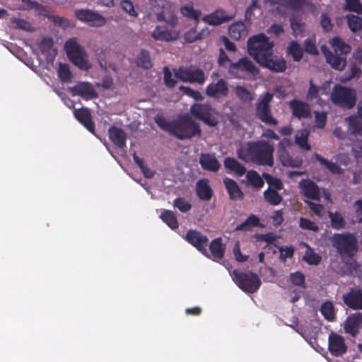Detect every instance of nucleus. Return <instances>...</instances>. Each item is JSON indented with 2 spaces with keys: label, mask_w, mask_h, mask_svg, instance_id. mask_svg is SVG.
<instances>
[{
  "label": "nucleus",
  "mask_w": 362,
  "mask_h": 362,
  "mask_svg": "<svg viewBox=\"0 0 362 362\" xmlns=\"http://www.w3.org/2000/svg\"><path fill=\"white\" fill-rule=\"evenodd\" d=\"M274 147L264 140L249 141L245 146L237 149V155L240 160L251 162L259 165L272 167L274 165L273 153Z\"/></svg>",
  "instance_id": "nucleus-1"
},
{
  "label": "nucleus",
  "mask_w": 362,
  "mask_h": 362,
  "mask_svg": "<svg viewBox=\"0 0 362 362\" xmlns=\"http://www.w3.org/2000/svg\"><path fill=\"white\" fill-rule=\"evenodd\" d=\"M64 49L69 61L78 69L88 71L91 68L88 56L76 37L67 40L64 44Z\"/></svg>",
  "instance_id": "nucleus-2"
},
{
  "label": "nucleus",
  "mask_w": 362,
  "mask_h": 362,
  "mask_svg": "<svg viewBox=\"0 0 362 362\" xmlns=\"http://www.w3.org/2000/svg\"><path fill=\"white\" fill-rule=\"evenodd\" d=\"M202 130L198 123L194 121L188 114L179 115L175 119L173 135L180 140L190 139L194 136L199 137Z\"/></svg>",
  "instance_id": "nucleus-3"
},
{
  "label": "nucleus",
  "mask_w": 362,
  "mask_h": 362,
  "mask_svg": "<svg viewBox=\"0 0 362 362\" xmlns=\"http://www.w3.org/2000/svg\"><path fill=\"white\" fill-rule=\"evenodd\" d=\"M274 45V42L270 41L264 33H259L248 39L247 52L257 62H259L273 50Z\"/></svg>",
  "instance_id": "nucleus-4"
},
{
  "label": "nucleus",
  "mask_w": 362,
  "mask_h": 362,
  "mask_svg": "<svg viewBox=\"0 0 362 362\" xmlns=\"http://www.w3.org/2000/svg\"><path fill=\"white\" fill-rule=\"evenodd\" d=\"M330 100L337 107L351 110L356 103V91L354 88L336 84L331 93Z\"/></svg>",
  "instance_id": "nucleus-5"
},
{
  "label": "nucleus",
  "mask_w": 362,
  "mask_h": 362,
  "mask_svg": "<svg viewBox=\"0 0 362 362\" xmlns=\"http://www.w3.org/2000/svg\"><path fill=\"white\" fill-rule=\"evenodd\" d=\"M223 164L227 170L235 173L238 176H243L246 174V179L248 184L254 188L259 189L263 187L264 183V180L258 173L254 170L247 171L246 168L234 158H226Z\"/></svg>",
  "instance_id": "nucleus-6"
},
{
  "label": "nucleus",
  "mask_w": 362,
  "mask_h": 362,
  "mask_svg": "<svg viewBox=\"0 0 362 362\" xmlns=\"http://www.w3.org/2000/svg\"><path fill=\"white\" fill-rule=\"evenodd\" d=\"M332 246L342 257L352 258L358 250V240L351 233H335L332 238Z\"/></svg>",
  "instance_id": "nucleus-7"
},
{
  "label": "nucleus",
  "mask_w": 362,
  "mask_h": 362,
  "mask_svg": "<svg viewBox=\"0 0 362 362\" xmlns=\"http://www.w3.org/2000/svg\"><path fill=\"white\" fill-rule=\"evenodd\" d=\"M228 73L234 78L247 79L257 76L259 69L249 58L243 57L229 64Z\"/></svg>",
  "instance_id": "nucleus-8"
},
{
  "label": "nucleus",
  "mask_w": 362,
  "mask_h": 362,
  "mask_svg": "<svg viewBox=\"0 0 362 362\" xmlns=\"http://www.w3.org/2000/svg\"><path fill=\"white\" fill-rule=\"evenodd\" d=\"M233 281L243 291L248 293H255L260 287L262 281L259 276L252 272H240L233 270Z\"/></svg>",
  "instance_id": "nucleus-9"
},
{
  "label": "nucleus",
  "mask_w": 362,
  "mask_h": 362,
  "mask_svg": "<svg viewBox=\"0 0 362 362\" xmlns=\"http://www.w3.org/2000/svg\"><path fill=\"white\" fill-rule=\"evenodd\" d=\"M272 99L273 94L269 92L262 96L256 104L255 114L257 118L265 124L275 127L278 124V121L272 114L270 103Z\"/></svg>",
  "instance_id": "nucleus-10"
},
{
  "label": "nucleus",
  "mask_w": 362,
  "mask_h": 362,
  "mask_svg": "<svg viewBox=\"0 0 362 362\" xmlns=\"http://www.w3.org/2000/svg\"><path fill=\"white\" fill-rule=\"evenodd\" d=\"M189 112L194 118L202 121L209 127H213L218 124V121L214 117L216 110L209 103L192 104Z\"/></svg>",
  "instance_id": "nucleus-11"
},
{
  "label": "nucleus",
  "mask_w": 362,
  "mask_h": 362,
  "mask_svg": "<svg viewBox=\"0 0 362 362\" xmlns=\"http://www.w3.org/2000/svg\"><path fill=\"white\" fill-rule=\"evenodd\" d=\"M175 76L182 82L197 83L202 85L206 81L204 71L192 66L180 67L175 71Z\"/></svg>",
  "instance_id": "nucleus-12"
},
{
  "label": "nucleus",
  "mask_w": 362,
  "mask_h": 362,
  "mask_svg": "<svg viewBox=\"0 0 362 362\" xmlns=\"http://www.w3.org/2000/svg\"><path fill=\"white\" fill-rule=\"evenodd\" d=\"M257 63L274 73H283L287 69L286 59L283 57L274 54L273 50Z\"/></svg>",
  "instance_id": "nucleus-13"
},
{
  "label": "nucleus",
  "mask_w": 362,
  "mask_h": 362,
  "mask_svg": "<svg viewBox=\"0 0 362 362\" xmlns=\"http://www.w3.org/2000/svg\"><path fill=\"white\" fill-rule=\"evenodd\" d=\"M185 240L204 255L209 257V254L206 249L209 245V238L206 235L198 230L190 229L187 231Z\"/></svg>",
  "instance_id": "nucleus-14"
},
{
  "label": "nucleus",
  "mask_w": 362,
  "mask_h": 362,
  "mask_svg": "<svg viewBox=\"0 0 362 362\" xmlns=\"http://www.w3.org/2000/svg\"><path fill=\"white\" fill-rule=\"evenodd\" d=\"M328 349L330 354L336 357L342 356L347 351V346L342 336L331 332L328 337Z\"/></svg>",
  "instance_id": "nucleus-15"
},
{
  "label": "nucleus",
  "mask_w": 362,
  "mask_h": 362,
  "mask_svg": "<svg viewBox=\"0 0 362 362\" xmlns=\"http://www.w3.org/2000/svg\"><path fill=\"white\" fill-rule=\"evenodd\" d=\"M205 93L207 96L215 99L225 98L228 94V83L223 78L218 79L216 82H212L206 86Z\"/></svg>",
  "instance_id": "nucleus-16"
},
{
  "label": "nucleus",
  "mask_w": 362,
  "mask_h": 362,
  "mask_svg": "<svg viewBox=\"0 0 362 362\" xmlns=\"http://www.w3.org/2000/svg\"><path fill=\"white\" fill-rule=\"evenodd\" d=\"M344 303L352 310H362V290L351 288L342 296Z\"/></svg>",
  "instance_id": "nucleus-17"
},
{
  "label": "nucleus",
  "mask_w": 362,
  "mask_h": 362,
  "mask_svg": "<svg viewBox=\"0 0 362 362\" xmlns=\"http://www.w3.org/2000/svg\"><path fill=\"white\" fill-rule=\"evenodd\" d=\"M234 17V13H228L223 9L220 8L204 16L202 21L210 25H218L232 20Z\"/></svg>",
  "instance_id": "nucleus-18"
},
{
  "label": "nucleus",
  "mask_w": 362,
  "mask_h": 362,
  "mask_svg": "<svg viewBox=\"0 0 362 362\" xmlns=\"http://www.w3.org/2000/svg\"><path fill=\"white\" fill-rule=\"evenodd\" d=\"M73 96L78 95L86 100L97 97V93L91 83L88 82H78L75 86L69 88Z\"/></svg>",
  "instance_id": "nucleus-19"
},
{
  "label": "nucleus",
  "mask_w": 362,
  "mask_h": 362,
  "mask_svg": "<svg viewBox=\"0 0 362 362\" xmlns=\"http://www.w3.org/2000/svg\"><path fill=\"white\" fill-rule=\"evenodd\" d=\"M151 36L156 40L170 42L178 38L179 32L166 25H158L152 31Z\"/></svg>",
  "instance_id": "nucleus-20"
},
{
  "label": "nucleus",
  "mask_w": 362,
  "mask_h": 362,
  "mask_svg": "<svg viewBox=\"0 0 362 362\" xmlns=\"http://www.w3.org/2000/svg\"><path fill=\"white\" fill-rule=\"evenodd\" d=\"M199 163L204 170L216 173L221 168V164L214 153H201Z\"/></svg>",
  "instance_id": "nucleus-21"
},
{
  "label": "nucleus",
  "mask_w": 362,
  "mask_h": 362,
  "mask_svg": "<svg viewBox=\"0 0 362 362\" xmlns=\"http://www.w3.org/2000/svg\"><path fill=\"white\" fill-rule=\"evenodd\" d=\"M74 115L76 119L90 133L95 134V124L93 122L91 112L89 109L86 107L74 108Z\"/></svg>",
  "instance_id": "nucleus-22"
},
{
  "label": "nucleus",
  "mask_w": 362,
  "mask_h": 362,
  "mask_svg": "<svg viewBox=\"0 0 362 362\" xmlns=\"http://www.w3.org/2000/svg\"><path fill=\"white\" fill-rule=\"evenodd\" d=\"M299 187L301 192L305 197L320 200V189L318 186L311 180L303 179L299 182Z\"/></svg>",
  "instance_id": "nucleus-23"
},
{
  "label": "nucleus",
  "mask_w": 362,
  "mask_h": 362,
  "mask_svg": "<svg viewBox=\"0 0 362 362\" xmlns=\"http://www.w3.org/2000/svg\"><path fill=\"white\" fill-rule=\"evenodd\" d=\"M289 107L292 110V114L298 119L309 118L311 115L310 105L301 100L293 99L289 102Z\"/></svg>",
  "instance_id": "nucleus-24"
},
{
  "label": "nucleus",
  "mask_w": 362,
  "mask_h": 362,
  "mask_svg": "<svg viewBox=\"0 0 362 362\" xmlns=\"http://www.w3.org/2000/svg\"><path fill=\"white\" fill-rule=\"evenodd\" d=\"M362 327V313L349 315L344 324V330L352 337H356Z\"/></svg>",
  "instance_id": "nucleus-25"
},
{
  "label": "nucleus",
  "mask_w": 362,
  "mask_h": 362,
  "mask_svg": "<svg viewBox=\"0 0 362 362\" xmlns=\"http://www.w3.org/2000/svg\"><path fill=\"white\" fill-rule=\"evenodd\" d=\"M272 5H279L292 11H300L303 6L314 7L311 1L307 0H267Z\"/></svg>",
  "instance_id": "nucleus-26"
},
{
  "label": "nucleus",
  "mask_w": 362,
  "mask_h": 362,
  "mask_svg": "<svg viewBox=\"0 0 362 362\" xmlns=\"http://www.w3.org/2000/svg\"><path fill=\"white\" fill-rule=\"evenodd\" d=\"M109 139L119 148L126 146L127 134L125 132L115 126H111L108 129Z\"/></svg>",
  "instance_id": "nucleus-27"
},
{
  "label": "nucleus",
  "mask_w": 362,
  "mask_h": 362,
  "mask_svg": "<svg viewBox=\"0 0 362 362\" xmlns=\"http://www.w3.org/2000/svg\"><path fill=\"white\" fill-rule=\"evenodd\" d=\"M322 49L327 62L330 64L333 69L341 71L345 68L346 65V58L341 57V55L340 54H334L329 50H324L323 47Z\"/></svg>",
  "instance_id": "nucleus-28"
},
{
  "label": "nucleus",
  "mask_w": 362,
  "mask_h": 362,
  "mask_svg": "<svg viewBox=\"0 0 362 362\" xmlns=\"http://www.w3.org/2000/svg\"><path fill=\"white\" fill-rule=\"evenodd\" d=\"M223 182L231 200H242L244 198L243 192L234 180L226 177Z\"/></svg>",
  "instance_id": "nucleus-29"
},
{
  "label": "nucleus",
  "mask_w": 362,
  "mask_h": 362,
  "mask_svg": "<svg viewBox=\"0 0 362 362\" xmlns=\"http://www.w3.org/2000/svg\"><path fill=\"white\" fill-rule=\"evenodd\" d=\"M196 194L198 197L203 201L211 199L213 195V191L209 185V180L201 179L196 184Z\"/></svg>",
  "instance_id": "nucleus-30"
},
{
  "label": "nucleus",
  "mask_w": 362,
  "mask_h": 362,
  "mask_svg": "<svg viewBox=\"0 0 362 362\" xmlns=\"http://www.w3.org/2000/svg\"><path fill=\"white\" fill-rule=\"evenodd\" d=\"M209 250L211 258L213 260L221 259L224 257V253L226 250V246L222 243L221 238H217L210 243Z\"/></svg>",
  "instance_id": "nucleus-31"
},
{
  "label": "nucleus",
  "mask_w": 362,
  "mask_h": 362,
  "mask_svg": "<svg viewBox=\"0 0 362 362\" xmlns=\"http://www.w3.org/2000/svg\"><path fill=\"white\" fill-rule=\"evenodd\" d=\"M228 34L232 39L239 40L241 37H245L247 35L248 30L243 21H238L229 26Z\"/></svg>",
  "instance_id": "nucleus-32"
},
{
  "label": "nucleus",
  "mask_w": 362,
  "mask_h": 362,
  "mask_svg": "<svg viewBox=\"0 0 362 362\" xmlns=\"http://www.w3.org/2000/svg\"><path fill=\"white\" fill-rule=\"evenodd\" d=\"M329 44L336 54L346 55L351 52V47L345 43L339 37H334L329 40Z\"/></svg>",
  "instance_id": "nucleus-33"
},
{
  "label": "nucleus",
  "mask_w": 362,
  "mask_h": 362,
  "mask_svg": "<svg viewBox=\"0 0 362 362\" xmlns=\"http://www.w3.org/2000/svg\"><path fill=\"white\" fill-rule=\"evenodd\" d=\"M287 56L292 57L294 62H300L303 57V49L296 41H291L286 49Z\"/></svg>",
  "instance_id": "nucleus-34"
},
{
  "label": "nucleus",
  "mask_w": 362,
  "mask_h": 362,
  "mask_svg": "<svg viewBox=\"0 0 362 362\" xmlns=\"http://www.w3.org/2000/svg\"><path fill=\"white\" fill-rule=\"evenodd\" d=\"M348 130L350 134L354 136H362V122L356 116H350L346 118Z\"/></svg>",
  "instance_id": "nucleus-35"
},
{
  "label": "nucleus",
  "mask_w": 362,
  "mask_h": 362,
  "mask_svg": "<svg viewBox=\"0 0 362 362\" xmlns=\"http://www.w3.org/2000/svg\"><path fill=\"white\" fill-rule=\"evenodd\" d=\"M264 200L272 206H277L280 204L283 200L282 196L277 192V190L267 188L263 193Z\"/></svg>",
  "instance_id": "nucleus-36"
},
{
  "label": "nucleus",
  "mask_w": 362,
  "mask_h": 362,
  "mask_svg": "<svg viewBox=\"0 0 362 362\" xmlns=\"http://www.w3.org/2000/svg\"><path fill=\"white\" fill-rule=\"evenodd\" d=\"M314 158L320 162L321 165H325L332 173L338 175L343 173V170L338 164L327 160L320 154L315 153Z\"/></svg>",
  "instance_id": "nucleus-37"
},
{
  "label": "nucleus",
  "mask_w": 362,
  "mask_h": 362,
  "mask_svg": "<svg viewBox=\"0 0 362 362\" xmlns=\"http://www.w3.org/2000/svg\"><path fill=\"white\" fill-rule=\"evenodd\" d=\"M160 218L173 230L177 229L179 226L177 219L172 211L163 210L160 215Z\"/></svg>",
  "instance_id": "nucleus-38"
},
{
  "label": "nucleus",
  "mask_w": 362,
  "mask_h": 362,
  "mask_svg": "<svg viewBox=\"0 0 362 362\" xmlns=\"http://www.w3.org/2000/svg\"><path fill=\"white\" fill-rule=\"evenodd\" d=\"M346 18L348 26L352 33H356L362 30V18L360 16L347 14Z\"/></svg>",
  "instance_id": "nucleus-39"
},
{
  "label": "nucleus",
  "mask_w": 362,
  "mask_h": 362,
  "mask_svg": "<svg viewBox=\"0 0 362 362\" xmlns=\"http://www.w3.org/2000/svg\"><path fill=\"white\" fill-rule=\"evenodd\" d=\"M320 312L327 321L332 322L335 319L334 306L330 301H326L322 304Z\"/></svg>",
  "instance_id": "nucleus-40"
},
{
  "label": "nucleus",
  "mask_w": 362,
  "mask_h": 362,
  "mask_svg": "<svg viewBox=\"0 0 362 362\" xmlns=\"http://www.w3.org/2000/svg\"><path fill=\"white\" fill-rule=\"evenodd\" d=\"M180 13L182 16L193 19L196 22H199L202 12L200 10H196L190 5H185L181 6Z\"/></svg>",
  "instance_id": "nucleus-41"
},
{
  "label": "nucleus",
  "mask_w": 362,
  "mask_h": 362,
  "mask_svg": "<svg viewBox=\"0 0 362 362\" xmlns=\"http://www.w3.org/2000/svg\"><path fill=\"white\" fill-rule=\"evenodd\" d=\"M328 214L330 218L331 226L333 228L340 230L345 227L346 221L339 212L332 213L328 211Z\"/></svg>",
  "instance_id": "nucleus-42"
},
{
  "label": "nucleus",
  "mask_w": 362,
  "mask_h": 362,
  "mask_svg": "<svg viewBox=\"0 0 362 362\" xmlns=\"http://www.w3.org/2000/svg\"><path fill=\"white\" fill-rule=\"evenodd\" d=\"M259 224V218L254 215H250L247 218L240 224L236 226V230H250L251 227L257 226Z\"/></svg>",
  "instance_id": "nucleus-43"
},
{
  "label": "nucleus",
  "mask_w": 362,
  "mask_h": 362,
  "mask_svg": "<svg viewBox=\"0 0 362 362\" xmlns=\"http://www.w3.org/2000/svg\"><path fill=\"white\" fill-rule=\"evenodd\" d=\"M303 259L310 265H317L321 262V256L315 253L314 250L308 247L306 250Z\"/></svg>",
  "instance_id": "nucleus-44"
},
{
  "label": "nucleus",
  "mask_w": 362,
  "mask_h": 362,
  "mask_svg": "<svg viewBox=\"0 0 362 362\" xmlns=\"http://www.w3.org/2000/svg\"><path fill=\"white\" fill-rule=\"evenodd\" d=\"M155 122L160 129L173 134L175 124V119L173 121H168L162 116H157L155 118Z\"/></svg>",
  "instance_id": "nucleus-45"
},
{
  "label": "nucleus",
  "mask_w": 362,
  "mask_h": 362,
  "mask_svg": "<svg viewBox=\"0 0 362 362\" xmlns=\"http://www.w3.org/2000/svg\"><path fill=\"white\" fill-rule=\"evenodd\" d=\"M57 73L62 82L68 83L71 81L72 74L67 64L59 63Z\"/></svg>",
  "instance_id": "nucleus-46"
},
{
  "label": "nucleus",
  "mask_w": 362,
  "mask_h": 362,
  "mask_svg": "<svg viewBox=\"0 0 362 362\" xmlns=\"http://www.w3.org/2000/svg\"><path fill=\"white\" fill-rule=\"evenodd\" d=\"M139 66L148 69L152 66L149 52L147 50L141 49L136 60Z\"/></svg>",
  "instance_id": "nucleus-47"
},
{
  "label": "nucleus",
  "mask_w": 362,
  "mask_h": 362,
  "mask_svg": "<svg viewBox=\"0 0 362 362\" xmlns=\"http://www.w3.org/2000/svg\"><path fill=\"white\" fill-rule=\"evenodd\" d=\"M262 176L269 185L268 188L277 191L283 189L284 185L279 178L273 177L272 175L266 173H264Z\"/></svg>",
  "instance_id": "nucleus-48"
},
{
  "label": "nucleus",
  "mask_w": 362,
  "mask_h": 362,
  "mask_svg": "<svg viewBox=\"0 0 362 362\" xmlns=\"http://www.w3.org/2000/svg\"><path fill=\"white\" fill-rule=\"evenodd\" d=\"M157 20L158 21H165L168 24L167 26L172 29H175L177 24V18L176 16L171 14L168 17H166L163 11L157 14Z\"/></svg>",
  "instance_id": "nucleus-49"
},
{
  "label": "nucleus",
  "mask_w": 362,
  "mask_h": 362,
  "mask_svg": "<svg viewBox=\"0 0 362 362\" xmlns=\"http://www.w3.org/2000/svg\"><path fill=\"white\" fill-rule=\"evenodd\" d=\"M345 10L362 14V4L360 0H345Z\"/></svg>",
  "instance_id": "nucleus-50"
},
{
  "label": "nucleus",
  "mask_w": 362,
  "mask_h": 362,
  "mask_svg": "<svg viewBox=\"0 0 362 362\" xmlns=\"http://www.w3.org/2000/svg\"><path fill=\"white\" fill-rule=\"evenodd\" d=\"M179 90L183 93V94L192 98L195 100L201 101L204 99L202 93L198 90H194L189 87L180 86Z\"/></svg>",
  "instance_id": "nucleus-51"
},
{
  "label": "nucleus",
  "mask_w": 362,
  "mask_h": 362,
  "mask_svg": "<svg viewBox=\"0 0 362 362\" xmlns=\"http://www.w3.org/2000/svg\"><path fill=\"white\" fill-rule=\"evenodd\" d=\"M173 206L182 213L187 212L192 209V204L183 197L176 198L173 202Z\"/></svg>",
  "instance_id": "nucleus-52"
},
{
  "label": "nucleus",
  "mask_w": 362,
  "mask_h": 362,
  "mask_svg": "<svg viewBox=\"0 0 362 362\" xmlns=\"http://www.w3.org/2000/svg\"><path fill=\"white\" fill-rule=\"evenodd\" d=\"M235 94L243 102H250L252 100L251 93L243 86H238L235 88Z\"/></svg>",
  "instance_id": "nucleus-53"
},
{
  "label": "nucleus",
  "mask_w": 362,
  "mask_h": 362,
  "mask_svg": "<svg viewBox=\"0 0 362 362\" xmlns=\"http://www.w3.org/2000/svg\"><path fill=\"white\" fill-rule=\"evenodd\" d=\"M280 160L284 166L288 167H299L301 165L302 161L298 159H293L288 156V153H285L280 156Z\"/></svg>",
  "instance_id": "nucleus-54"
},
{
  "label": "nucleus",
  "mask_w": 362,
  "mask_h": 362,
  "mask_svg": "<svg viewBox=\"0 0 362 362\" xmlns=\"http://www.w3.org/2000/svg\"><path fill=\"white\" fill-rule=\"evenodd\" d=\"M299 226L303 229L314 232L319 230V226L315 222L303 217H300L299 219Z\"/></svg>",
  "instance_id": "nucleus-55"
},
{
  "label": "nucleus",
  "mask_w": 362,
  "mask_h": 362,
  "mask_svg": "<svg viewBox=\"0 0 362 362\" xmlns=\"http://www.w3.org/2000/svg\"><path fill=\"white\" fill-rule=\"evenodd\" d=\"M304 50L305 52L312 54H319L318 49L315 45V40L311 38H307L303 42Z\"/></svg>",
  "instance_id": "nucleus-56"
},
{
  "label": "nucleus",
  "mask_w": 362,
  "mask_h": 362,
  "mask_svg": "<svg viewBox=\"0 0 362 362\" xmlns=\"http://www.w3.org/2000/svg\"><path fill=\"white\" fill-rule=\"evenodd\" d=\"M320 25L325 33L330 32L334 27L330 17L325 13H322L320 16Z\"/></svg>",
  "instance_id": "nucleus-57"
},
{
  "label": "nucleus",
  "mask_w": 362,
  "mask_h": 362,
  "mask_svg": "<svg viewBox=\"0 0 362 362\" xmlns=\"http://www.w3.org/2000/svg\"><path fill=\"white\" fill-rule=\"evenodd\" d=\"M106 20L104 16L98 13L92 11L91 16L88 21V23L91 26H103L105 24Z\"/></svg>",
  "instance_id": "nucleus-58"
},
{
  "label": "nucleus",
  "mask_w": 362,
  "mask_h": 362,
  "mask_svg": "<svg viewBox=\"0 0 362 362\" xmlns=\"http://www.w3.org/2000/svg\"><path fill=\"white\" fill-rule=\"evenodd\" d=\"M308 134L306 132H301L300 134L296 136V143L302 148L310 151L311 147L308 144Z\"/></svg>",
  "instance_id": "nucleus-59"
},
{
  "label": "nucleus",
  "mask_w": 362,
  "mask_h": 362,
  "mask_svg": "<svg viewBox=\"0 0 362 362\" xmlns=\"http://www.w3.org/2000/svg\"><path fill=\"white\" fill-rule=\"evenodd\" d=\"M315 127L318 129H323L327 123V116L325 112L315 111Z\"/></svg>",
  "instance_id": "nucleus-60"
},
{
  "label": "nucleus",
  "mask_w": 362,
  "mask_h": 362,
  "mask_svg": "<svg viewBox=\"0 0 362 362\" xmlns=\"http://www.w3.org/2000/svg\"><path fill=\"white\" fill-rule=\"evenodd\" d=\"M54 45L53 39L50 37H45L40 42V49L43 54H48Z\"/></svg>",
  "instance_id": "nucleus-61"
},
{
  "label": "nucleus",
  "mask_w": 362,
  "mask_h": 362,
  "mask_svg": "<svg viewBox=\"0 0 362 362\" xmlns=\"http://www.w3.org/2000/svg\"><path fill=\"white\" fill-rule=\"evenodd\" d=\"M291 28L293 30V34L297 35L304 32V23H301L300 20L292 17L290 19Z\"/></svg>",
  "instance_id": "nucleus-62"
},
{
  "label": "nucleus",
  "mask_w": 362,
  "mask_h": 362,
  "mask_svg": "<svg viewBox=\"0 0 362 362\" xmlns=\"http://www.w3.org/2000/svg\"><path fill=\"white\" fill-rule=\"evenodd\" d=\"M163 73L165 85L169 88H174L177 83V81L173 78L172 74L167 66L163 68Z\"/></svg>",
  "instance_id": "nucleus-63"
},
{
  "label": "nucleus",
  "mask_w": 362,
  "mask_h": 362,
  "mask_svg": "<svg viewBox=\"0 0 362 362\" xmlns=\"http://www.w3.org/2000/svg\"><path fill=\"white\" fill-rule=\"evenodd\" d=\"M290 280L293 284L299 286H305V276L300 272L291 273L290 275Z\"/></svg>",
  "instance_id": "nucleus-64"
}]
</instances>
